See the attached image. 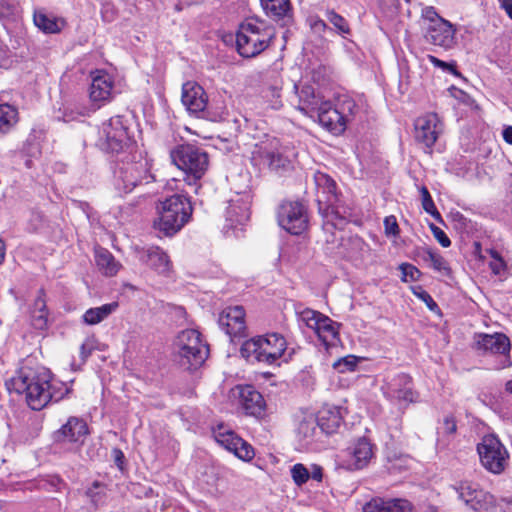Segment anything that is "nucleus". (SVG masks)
<instances>
[{"label":"nucleus","instance_id":"31","mask_svg":"<svg viewBox=\"0 0 512 512\" xmlns=\"http://www.w3.org/2000/svg\"><path fill=\"white\" fill-rule=\"evenodd\" d=\"M265 13L276 21H283L286 25L292 20L291 4L289 0H260Z\"/></svg>","mask_w":512,"mask_h":512},{"label":"nucleus","instance_id":"21","mask_svg":"<svg viewBox=\"0 0 512 512\" xmlns=\"http://www.w3.org/2000/svg\"><path fill=\"white\" fill-rule=\"evenodd\" d=\"M181 101L190 113L199 114L204 112L208 98L202 86L188 81L182 86Z\"/></svg>","mask_w":512,"mask_h":512},{"label":"nucleus","instance_id":"39","mask_svg":"<svg viewBox=\"0 0 512 512\" xmlns=\"http://www.w3.org/2000/svg\"><path fill=\"white\" fill-rule=\"evenodd\" d=\"M21 17V8L17 0H0V20L6 24L16 22Z\"/></svg>","mask_w":512,"mask_h":512},{"label":"nucleus","instance_id":"14","mask_svg":"<svg viewBox=\"0 0 512 512\" xmlns=\"http://www.w3.org/2000/svg\"><path fill=\"white\" fill-rule=\"evenodd\" d=\"M115 179V185L119 191L130 193L137 185L149 183L153 176L149 171L148 161L139 159L138 161L122 162L115 172Z\"/></svg>","mask_w":512,"mask_h":512},{"label":"nucleus","instance_id":"58","mask_svg":"<svg viewBox=\"0 0 512 512\" xmlns=\"http://www.w3.org/2000/svg\"><path fill=\"white\" fill-rule=\"evenodd\" d=\"M310 478L317 481V482H321L322 481V478H323V469L321 466L317 465V464H313L311 466V470H310Z\"/></svg>","mask_w":512,"mask_h":512},{"label":"nucleus","instance_id":"27","mask_svg":"<svg viewBox=\"0 0 512 512\" xmlns=\"http://www.w3.org/2000/svg\"><path fill=\"white\" fill-rule=\"evenodd\" d=\"M413 505L402 498L384 499L374 497L363 506V512H412Z\"/></svg>","mask_w":512,"mask_h":512},{"label":"nucleus","instance_id":"17","mask_svg":"<svg viewBox=\"0 0 512 512\" xmlns=\"http://www.w3.org/2000/svg\"><path fill=\"white\" fill-rule=\"evenodd\" d=\"M218 324L232 342L247 336L245 310L242 306H230L223 309L219 314Z\"/></svg>","mask_w":512,"mask_h":512},{"label":"nucleus","instance_id":"55","mask_svg":"<svg viewBox=\"0 0 512 512\" xmlns=\"http://www.w3.org/2000/svg\"><path fill=\"white\" fill-rule=\"evenodd\" d=\"M415 295L421 299L431 311L438 309L437 303L433 300L432 296L427 291L421 289L420 292H415Z\"/></svg>","mask_w":512,"mask_h":512},{"label":"nucleus","instance_id":"18","mask_svg":"<svg viewBox=\"0 0 512 512\" xmlns=\"http://www.w3.org/2000/svg\"><path fill=\"white\" fill-rule=\"evenodd\" d=\"M415 139L426 148L431 149L443 132V123L436 113H427L418 117L414 124Z\"/></svg>","mask_w":512,"mask_h":512},{"label":"nucleus","instance_id":"36","mask_svg":"<svg viewBox=\"0 0 512 512\" xmlns=\"http://www.w3.org/2000/svg\"><path fill=\"white\" fill-rule=\"evenodd\" d=\"M313 331L325 345L334 344L338 338L337 324L325 315L320 317V321Z\"/></svg>","mask_w":512,"mask_h":512},{"label":"nucleus","instance_id":"34","mask_svg":"<svg viewBox=\"0 0 512 512\" xmlns=\"http://www.w3.org/2000/svg\"><path fill=\"white\" fill-rule=\"evenodd\" d=\"M95 262L102 274L109 277L116 275L121 267V264L116 261L114 256L104 248L95 250Z\"/></svg>","mask_w":512,"mask_h":512},{"label":"nucleus","instance_id":"50","mask_svg":"<svg viewBox=\"0 0 512 512\" xmlns=\"http://www.w3.org/2000/svg\"><path fill=\"white\" fill-rule=\"evenodd\" d=\"M429 228L435 239L442 247L447 248L451 245V240L441 228H439L433 223L429 224Z\"/></svg>","mask_w":512,"mask_h":512},{"label":"nucleus","instance_id":"41","mask_svg":"<svg viewBox=\"0 0 512 512\" xmlns=\"http://www.w3.org/2000/svg\"><path fill=\"white\" fill-rule=\"evenodd\" d=\"M325 17L331 23L337 34L343 38H347V36L351 35V28L348 21L335 10L327 9L325 11Z\"/></svg>","mask_w":512,"mask_h":512},{"label":"nucleus","instance_id":"43","mask_svg":"<svg viewBox=\"0 0 512 512\" xmlns=\"http://www.w3.org/2000/svg\"><path fill=\"white\" fill-rule=\"evenodd\" d=\"M422 208L428 214H430L437 222L442 223L443 218L437 210L434 201L426 186H421L420 189Z\"/></svg>","mask_w":512,"mask_h":512},{"label":"nucleus","instance_id":"24","mask_svg":"<svg viewBox=\"0 0 512 512\" xmlns=\"http://www.w3.org/2000/svg\"><path fill=\"white\" fill-rule=\"evenodd\" d=\"M294 89L299 98L298 109L305 115L315 118V112L325 102L323 97L320 93H316L315 88L310 84H295Z\"/></svg>","mask_w":512,"mask_h":512},{"label":"nucleus","instance_id":"23","mask_svg":"<svg viewBox=\"0 0 512 512\" xmlns=\"http://www.w3.org/2000/svg\"><path fill=\"white\" fill-rule=\"evenodd\" d=\"M239 402L247 415L260 417L265 411V401L260 392L254 386H238Z\"/></svg>","mask_w":512,"mask_h":512},{"label":"nucleus","instance_id":"2","mask_svg":"<svg viewBox=\"0 0 512 512\" xmlns=\"http://www.w3.org/2000/svg\"><path fill=\"white\" fill-rule=\"evenodd\" d=\"M313 178L319 213L327 224L341 228L352 216V212L349 207L341 203L335 180L320 171H317Z\"/></svg>","mask_w":512,"mask_h":512},{"label":"nucleus","instance_id":"30","mask_svg":"<svg viewBox=\"0 0 512 512\" xmlns=\"http://www.w3.org/2000/svg\"><path fill=\"white\" fill-rule=\"evenodd\" d=\"M225 217L230 227L244 225L250 217L249 203L242 198L230 200L226 208Z\"/></svg>","mask_w":512,"mask_h":512},{"label":"nucleus","instance_id":"61","mask_svg":"<svg viewBox=\"0 0 512 512\" xmlns=\"http://www.w3.org/2000/svg\"><path fill=\"white\" fill-rule=\"evenodd\" d=\"M422 512H440L439 508L436 505H433L429 502H425L421 505Z\"/></svg>","mask_w":512,"mask_h":512},{"label":"nucleus","instance_id":"33","mask_svg":"<svg viewBox=\"0 0 512 512\" xmlns=\"http://www.w3.org/2000/svg\"><path fill=\"white\" fill-rule=\"evenodd\" d=\"M457 425L453 416L444 417L443 422L437 428L436 450L438 452L448 449L452 436L456 433Z\"/></svg>","mask_w":512,"mask_h":512},{"label":"nucleus","instance_id":"45","mask_svg":"<svg viewBox=\"0 0 512 512\" xmlns=\"http://www.w3.org/2000/svg\"><path fill=\"white\" fill-rule=\"evenodd\" d=\"M293 482L297 486H302L310 479V470L302 463L293 465L290 469Z\"/></svg>","mask_w":512,"mask_h":512},{"label":"nucleus","instance_id":"42","mask_svg":"<svg viewBox=\"0 0 512 512\" xmlns=\"http://www.w3.org/2000/svg\"><path fill=\"white\" fill-rule=\"evenodd\" d=\"M424 261H429L431 263L432 268L441 273L442 275L448 276L451 273V269L448 265V262L444 259L442 255L437 253L436 251L426 248L424 250Z\"/></svg>","mask_w":512,"mask_h":512},{"label":"nucleus","instance_id":"44","mask_svg":"<svg viewBox=\"0 0 512 512\" xmlns=\"http://www.w3.org/2000/svg\"><path fill=\"white\" fill-rule=\"evenodd\" d=\"M360 360L361 359L355 355H347L335 361L333 363V368L339 373L353 372L356 370Z\"/></svg>","mask_w":512,"mask_h":512},{"label":"nucleus","instance_id":"40","mask_svg":"<svg viewBox=\"0 0 512 512\" xmlns=\"http://www.w3.org/2000/svg\"><path fill=\"white\" fill-rule=\"evenodd\" d=\"M85 495L89 498L90 503L93 505L94 509H98L106 503V485L99 481H94L92 485L87 488Z\"/></svg>","mask_w":512,"mask_h":512},{"label":"nucleus","instance_id":"64","mask_svg":"<svg viewBox=\"0 0 512 512\" xmlns=\"http://www.w3.org/2000/svg\"><path fill=\"white\" fill-rule=\"evenodd\" d=\"M453 219H454V221H458V222H460V223H462V224H465V223H466V220H467V219L464 217V215H463V214H461L460 212L455 213V214L453 215Z\"/></svg>","mask_w":512,"mask_h":512},{"label":"nucleus","instance_id":"47","mask_svg":"<svg viewBox=\"0 0 512 512\" xmlns=\"http://www.w3.org/2000/svg\"><path fill=\"white\" fill-rule=\"evenodd\" d=\"M320 317H323V314L312 309H305L300 313V320L312 330L317 326Z\"/></svg>","mask_w":512,"mask_h":512},{"label":"nucleus","instance_id":"6","mask_svg":"<svg viewBox=\"0 0 512 512\" xmlns=\"http://www.w3.org/2000/svg\"><path fill=\"white\" fill-rule=\"evenodd\" d=\"M287 348L286 339L279 333H268L243 342L241 356L249 362L274 364Z\"/></svg>","mask_w":512,"mask_h":512},{"label":"nucleus","instance_id":"25","mask_svg":"<svg viewBox=\"0 0 512 512\" xmlns=\"http://www.w3.org/2000/svg\"><path fill=\"white\" fill-rule=\"evenodd\" d=\"M113 81L109 73L96 71L92 74L89 96L92 102L102 104L112 96Z\"/></svg>","mask_w":512,"mask_h":512},{"label":"nucleus","instance_id":"29","mask_svg":"<svg viewBox=\"0 0 512 512\" xmlns=\"http://www.w3.org/2000/svg\"><path fill=\"white\" fill-rule=\"evenodd\" d=\"M320 432L327 435L337 432L340 428L343 417L338 407H323L316 415Z\"/></svg>","mask_w":512,"mask_h":512},{"label":"nucleus","instance_id":"57","mask_svg":"<svg viewBox=\"0 0 512 512\" xmlns=\"http://www.w3.org/2000/svg\"><path fill=\"white\" fill-rule=\"evenodd\" d=\"M10 62V50L0 42V68L8 67Z\"/></svg>","mask_w":512,"mask_h":512},{"label":"nucleus","instance_id":"4","mask_svg":"<svg viewBox=\"0 0 512 512\" xmlns=\"http://www.w3.org/2000/svg\"><path fill=\"white\" fill-rule=\"evenodd\" d=\"M359 111L356 101L348 94H339L334 101L325 100L315 112L319 124L334 135L342 134L347 124L354 120Z\"/></svg>","mask_w":512,"mask_h":512},{"label":"nucleus","instance_id":"1","mask_svg":"<svg viewBox=\"0 0 512 512\" xmlns=\"http://www.w3.org/2000/svg\"><path fill=\"white\" fill-rule=\"evenodd\" d=\"M8 388L18 394H25L28 406L36 411L50 402H58L71 392L67 384L52 379L50 371L44 367L22 366L11 378Z\"/></svg>","mask_w":512,"mask_h":512},{"label":"nucleus","instance_id":"13","mask_svg":"<svg viewBox=\"0 0 512 512\" xmlns=\"http://www.w3.org/2000/svg\"><path fill=\"white\" fill-rule=\"evenodd\" d=\"M477 452L482 466L493 474H501L508 465V450L495 435L484 436Z\"/></svg>","mask_w":512,"mask_h":512},{"label":"nucleus","instance_id":"19","mask_svg":"<svg viewBox=\"0 0 512 512\" xmlns=\"http://www.w3.org/2000/svg\"><path fill=\"white\" fill-rule=\"evenodd\" d=\"M214 436L220 445L233 452L241 460L249 461L255 455L253 447L233 431H223V428L219 427L218 430L214 431Z\"/></svg>","mask_w":512,"mask_h":512},{"label":"nucleus","instance_id":"48","mask_svg":"<svg viewBox=\"0 0 512 512\" xmlns=\"http://www.w3.org/2000/svg\"><path fill=\"white\" fill-rule=\"evenodd\" d=\"M400 270L402 272V280L407 281H415L420 276L421 272L415 266L409 263H403L400 265Z\"/></svg>","mask_w":512,"mask_h":512},{"label":"nucleus","instance_id":"28","mask_svg":"<svg viewBox=\"0 0 512 512\" xmlns=\"http://www.w3.org/2000/svg\"><path fill=\"white\" fill-rule=\"evenodd\" d=\"M476 345L479 350L492 354H501L506 356L510 352L511 343L509 338L503 333L479 334Z\"/></svg>","mask_w":512,"mask_h":512},{"label":"nucleus","instance_id":"26","mask_svg":"<svg viewBox=\"0 0 512 512\" xmlns=\"http://www.w3.org/2000/svg\"><path fill=\"white\" fill-rule=\"evenodd\" d=\"M139 261L146 264L158 274L166 275L170 272L171 262L168 255L159 247H149L138 252Z\"/></svg>","mask_w":512,"mask_h":512},{"label":"nucleus","instance_id":"16","mask_svg":"<svg viewBox=\"0 0 512 512\" xmlns=\"http://www.w3.org/2000/svg\"><path fill=\"white\" fill-rule=\"evenodd\" d=\"M381 391L384 397L391 402L413 403L418 399V393L413 388V380L405 373L386 377Z\"/></svg>","mask_w":512,"mask_h":512},{"label":"nucleus","instance_id":"56","mask_svg":"<svg viewBox=\"0 0 512 512\" xmlns=\"http://www.w3.org/2000/svg\"><path fill=\"white\" fill-rule=\"evenodd\" d=\"M428 60L435 67H439V68H441V69H443L445 71H450V72L456 73L455 66L453 64H449L447 62H444V61L438 59L437 57H435L433 55H428Z\"/></svg>","mask_w":512,"mask_h":512},{"label":"nucleus","instance_id":"54","mask_svg":"<svg viewBox=\"0 0 512 512\" xmlns=\"http://www.w3.org/2000/svg\"><path fill=\"white\" fill-rule=\"evenodd\" d=\"M45 291L44 289H39L38 295L33 303L32 311L41 312V313H47V305H46V299H45Z\"/></svg>","mask_w":512,"mask_h":512},{"label":"nucleus","instance_id":"8","mask_svg":"<svg viewBox=\"0 0 512 512\" xmlns=\"http://www.w3.org/2000/svg\"><path fill=\"white\" fill-rule=\"evenodd\" d=\"M294 156L293 150L282 145L279 139L268 137L255 144L252 151V162L259 167L278 172L289 169Z\"/></svg>","mask_w":512,"mask_h":512},{"label":"nucleus","instance_id":"46","mask_svg":"<svg viewBox=\"0 0 512 512\" xmlns=\"http://www.w3.org/2000/svg\"><path fill=\"white\" fill-rule=\"evenodd\" d=\"M489 254L491 256L489 267L492 273L498 276L504 275L507 269V265L504 259L501 257L500 253L494 249H491L489 250Z\"/></svg>","mask_w":512,"mask_h":512},{"label":"nucleus","instance_id":"7","mask_svg":"<svg viewBox=\"0 0 512 512\" xmlns=\"http://www.w3.org/2000/svg\"><path fill=\"white\" fill-rule=\"evenodd\" d=\"M159 219L155 223L159 231L172 236L180 231L192 215L189 198L183 194H174L160 202Z\"/></svg>","mask_w":512,"mask_h":512},{"label":"nucleus","instance_id":"53","mask_svg":"<svg viewBox=\"0 0 512 512\" xmlns=\"http://www.w3.org/2000/svg\"><path fill=\"white\" fill-rule=\"evenodd\" d=\"M308 22L311 29L316 33H322L327 30H332V28H329L326 22L317 15L310 16L308 18Z\"/></svg>","mask_w":512,"mask_h":512},{"label":"nucleus","instance_id":"35","mask_svg":"<svg viewBox=\"0 0 512 512\" xmlns=\"http://www.w3.org/2000/svg\"><path fill=\"white\" fill-rule=\"evenodd\" d=\"M119 307L118 302H111L99 307L89 308L82 316V320L87 325H96L107 319Z\"/></svg>","mask_w":512,"mask_h":512},{"label":"nucleus","instance_id":"32","mask_svg":"<svg viewBox=\"0 0 512 512\" xmlns=\"http://www.w3.org/2000/svg\"><path fill=\"white\" fill-rule=\"evenodd\" d=\"M33 21L35 26L46 34L59 33L66 25V21L63 18L47 14L43 10L34 12Z\"/></svg>","mask_w":512,"mask_h":512},{"label":"nucleus","instance_id":"22","mask_svg":"<svg viewBox=\"0 0 512 512\" xmlns=\"http://www.w3.org/2000/svg\"><path fill=\"white\" fill-rule=\"evenodd\" d=\"M347 468L360 470L368 465L373 457V445L366 438H359L347 449Z\"/></svg>","mask_w":512,"mask_h":512},{"label":"nucleus","instance_id":"5","mask_svg":"<svg viewBox=\"0 0 512 512\" xmlns=\"http://www.w3.org/2000/svg\"><path fill=\"white\" fill-rule=\"evenodd\" d=\"M170 157L172 162L185 173L184 180L197 194L201 188L199 181L208 170V154L196 145L182 144L171 151Z\"/></svg>","mask_w":512,"mask_h":512},{"label":"nucleus","instance_id":"38","mask_svg":"<svg viewBox=\"0 0 512 512\" xmlns=\"http://www.w3.org/2000/svg\"><path fill=\"white\" fill-rule=\"evenodd\" d=\"M297 433L308 442L316 438L321 433L316 416L313 414L304 416L299 422Z\"/></svg>","mask_w":512,"mask_h":512},{"label":"nucleus","instance_id":"60","mask_svg":"<svg viewBox=\"0 0 512 512\" xmlns=\"http://www.w3.org/2000/svg\"><path fill=\"white\" fill-rule=\"evenodd\" d=\"M501 8H503L512 19V0H501Z\"/></svg>","mask_w":512,"mask_h":512},{"label":"nucleus","instance_id":"3","mask_svg":"<svg viewBox=\"0 0 512 512\" xmlns=\"http://www.w3.org/2000/svg\"><path fill=\"white\" fill-rule=\"evenodd\" d=\"M275 37V29L259 17H247L238 27L236 48L245 58H253L265 51Z\"/></svg>","mask_w":512,"mask_h":512},{"label":"nucleus","instance_id":"62","mask_svg":"<svg viewBox=\"0 0 512 512\" xmlns=\"http://www.w3.org/2000/svg\"><path fill=\"white\" fill-rule=\"evenodd\" d=\"M113 454H114L115 462H116L118 465L122 464L123 459H124V454H123V452H122L120 449H114V450H113Z\"/></svg>","mask_w":512,"mask_h":512},{"label":"nucleus","instance_id":"51","mask_svg":"<svg viewBox=\"0 0 512 512\" xmlns=\"http://www.w3.org/2000/svg\"><path fill=\"white\" fill-rule=\"evenodd\" d=\"M384 228H385V234L387 236H398L400 233V229L397 223V219L395 216L390 215L385 217L384 219Z\"/></svg>","mask_w":512,"mask_h":512},{"label":"nucleus","instance_id":"37","mask_svg":"<svg viewBox=\"0 0 512 512\" xmlns=\"http://www.w3.org/2000/svg\"><path fill=\"white\" fill-rule=\"evenodd\" d=\"M19 120L18 109L8 103H0V137L7 135Z\"/></svg>","mask_w":512,"mask_h":512},{"label":"nucleus","instance_id":"63","mask_svg":"<svg viewBox=\"0 0 512 512\" xmlns=\"http://www.w3.org/2000/svg\"><path fill=\"white\" fill-rule=\"evenodd\" d=\"M81 357L83 360L87 359V357L91 353V349H87L85 344H82L80 347Z\"/></svg>","mask_w":512,"mask_h":512},{"label":"nucleus","instance_id":"12","mask_svg":"<svg viewBox=\"0 0 512 512\" xmlns=\"http://www.w3.org/2000/svg\"><path fill=\"white\" fill-rule=\"evenodd\" d=\"M453 488L458 498L474 512H505L495 497L481 489L476 483L461 481Z\"/></svg>","mask_w":512,"mask_h":512},{"label":"nucleus","instance_id":"20","mask_svg":"<svg viewBox=\"0 0 512 512\" xmlns=\"http://www.w3.org/2000/svg\"><path fill=\"white\" fill-rule=\"evenodd\" d=\"M88 434L86 422L78 417H70L65 424L56 430L52 439L54 443H82Z\"/></svg>","mask_w":512,"mask_h":512},{"label":"nucleus","instance_id":"59","mask_svg":"<svg viewBox=\"0 0 512 512\" xmlns=\"http://www.w3.org/2000/svg\"><path fill=\"white\" fill-rule=\"evenodd\" d=\"M502 136L505 142L512 145V126L504 127Z\"/></svg>","mask_w":512,"mask_h":512},{"label":"nucleus","instance_id":"10","mask_svg":"<svg viewBox=\"0 0 512 512\" xmlns=\"http://www.w3.org/2000/svg\"><path fill=\"white\" fill-rule=\"evenodd\" d=\"M421 27L425 30V40L434 46L448 50L456 43L455 28L440 17L434 7H425L422 10Z\"/></svg>","mask_w":512,"mask_h":512},{"label":"nucleus","instance_id":"11","mask_svg":"<svg viewBox=\"0 0 512 512\" xmlns=\"http://www.w3.org/2000/svg\"><path fill=\"white\" fill-rule=\"evenodd\" d=\"M131 144L129 128L122 116H114L104 122L98 133V147L109 153L124 151Z\"/></svg>","mask_w":512,"mask_h":512},{"label":"nucleus","instance_id":"15","mask_svg":"<svg viewBox=\"0 0 512 512\" xmlns=\"http://www.w3.org/2000/svg\"><path fill=\"white\" fill-rule=\"evenodd\" d=\"M279 225L293 235H300L308 227L305 206L298 201H284L277 211Z\"/></svg>","mask_w":512,"mask_h":512},{"label":"nucleus","instance_id":"52","mask_svg":"<svg viewBox=\"0 0 512 512\" xmlns=\"http://www.w3.org/2000/svg\"><path fill=\"white\" fill-rule=\"evenodd\" d=\"M39 153V147L31 137L23 143L20 154L27 157H35Z\"/></svg>","mask_w":512,"mask_h":512},{"label":"nucleus","instance_id":"49","mask_svg":"<svg viewBox=\"0 0 512 512\" xmlns=\"http://www.w3.org/2000/svg\"><path fill=\"white\" fill-rule=\"evenodd\" d=\"M48 314L31 311V324L35 329L44 330L48 326Z\"/></svg>","mask_w":512,"mask_h":512},{"label":"nucleus","instance_id":"9","mask_svg":"<svg viewBox=\"0 0 512 512\" xmlns=\"http://www.w3.org/2000/svg\"><path fill=\"white\" fill-rule=\"evenodd\" d=\"M179 363L187 369L200 367L209 355V348L203 342L201 334L195 329L181 331L174 343Z\"/></svg>","mask_w":512,"mask_h":512}]
</instances>
